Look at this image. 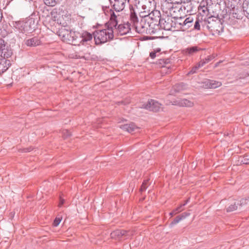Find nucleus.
<instances>
[{
    "label": "nucleus",
    "mask_w": 249,
    "mask_h": 249,
    "mask_svg": "<svg viewBox=\"0 0 249 249\" xmlns=\"http://www.w3.org/2000/svg\"><path fill=\"white\" fill-rule=\"evenodd\" d=\"M80 35L78 33L74 32L73 36H71V41H69L68 43L72 44L74 45H79L80 44Z\"/></svg>",
    "instance_id": "22"
},
{
    "label": "nucleus",
    "mask_w": 249,
    "mask_h": 249,
    "mask_svg": "<svg viewBox=\"0 0 249 249\" xmlns=\"http://www.w3.org/2000/svg\"><path fill=\"white\" fill-rule=\"evenodd\" d=\"M7 69V67L4 66V64H1V62H0V75L5 72Z\"/></svg>",
    "instance_id": "37"
},
{
    "label": "nucleus",
    "mask_w": 249,
    "mask_h": 249,
    "mask_svg": "<svg viewBox=\"0 0 249 249\" xmlns=\"http://www.w3.org/2000/svg\"><path fill=\"white\" fill-rule=\"evenodd\" d=\"M232 17L236 19H242L243 18V13L241 11L237 13H233Z\"/></svg>",
    "instance_id": "33"
},
{
    "label": "nucleus",
    "mask_w": 249,
    "mask_h": 249,
    "mask_svg": "<svg viewBox=\"0 0 249 249\" xmlns=\"http://www.w3.org/2000/svg\"><path fill=\"white\" fill-rule=\"evenodd\" d=\"M131 234V233L129 231L116 230L110 233V236L112 238L119 239L123 237L127 238L130 236Z\"/></svg>",
    "instance_id": "9"
},
{
    "label": "nucleus",
    "mask_w": 249,
    "mask_h": 249,
    "mask_svg": "<svg viewBox=\"0 0 249 249\" xmlns=\"http://www.w3.org/2000/svg\"><path fill=\"white\" fill-rule=\"evenodd\" d=\"M120 128L129 133H132L138 129V127L133 123L122 125L120 126Z\"/></svg>",
    "instance_id": "18"
},
{
    "label": "nucleus",
    "mask_w": 249,
    "mask_h": 249,
    "mask_svg": "<svg viewBox=\"0 0 249 249\" xmlns=\"http://www.w3.org/2000/svg\"><path fill=\"white\" fill-rule=\"evenodd\" d=\"M244 164H248L249 163H246V162L249 161V155H246L243 158V160L242 161Z\"/></svg>",
    "instance_id": "42"
},
{
    "label": "nucleus",
    "mask_w": 249,
    "mask_h": 249,
    "mask_svg": "<svg viewBox=\"0 0 249 249\" xmlns=\"http://www.w3.org/2000/svg\"><path fill=\"white\" fill-rule=\"evenodd\" d=\"M172 103L173 105L180 107H191L193 106V103L192 102L186 99L175 100L173 101Z\"/></svg>",
    "instance_id": "15"
},
{
    "label": "nucleus",
    "mask_w": 249,
    "mask_h": 249,
    "mask_svg": "<svg viewBox=\"0 0 249 249\" xmlns=\"http://www.w3.org/2000/svg\"><path fill=\"white\" fill-rule=\"evenodd\" d=\"M24 41L25 44L29 47H36L39 45L41 43L40 39L37 36L26 39Z\"/></svg>",
    "instance_id": "17"
},
{
    "label": "nucleus",
    "mask_w": 249,
    "mask_h": 249,
    "mask_svg": "<svg viewBox=\"0 0 249 249\" xmlns=\"http://www.w3.org/2000/svg\"><path fill=\"white\" fill-rule=\"evenodd\" d=\"M12 54V52L11 49H8L6 46L2 48V49L0 50V56L4 58H9Z\"/></svg>",
    "instance_id": "21"
},
{
    "label": "nucleus",
    "mask_w": 249,
    "mask_h": 249,
    "mask_svg": "<svg viewBox=\"0 0 249 249\" xmlns=\"http://www.w3.org/2000/svg\"><path fill=\"white\" fill-rule=\"evenodd\" d=\"M182 207V205H180L176 209L173 210L171 213H170L169 214L171 216H173L174 215L177 214L178 213L181 212L183 209H181Z\"/></svg>",
    "instance_id": "30"
},
{
    "label": "nucleus",
    "mask_w": 249,
    "mask_h": 249,
    "mask_svg": "<svg viewBox=\"0 0 249 249\" xmlns=\"http://www.w3.org/2000/svg\"><path fill=\"white\" fill-rule=\"evenodd\" d=\"M146 11H144L142 15V17L146 18V19L149 22L150 28H153L154 31L159 29V23L162 18H161V14L160 11L157 10H154L150 13L148 12L146 14Z\"/></svg>",
    "instance_id": "7"
},
{
    "label": "nucleus",
    "mask_w": 249,
    "mask_h": 249,
    "mask_svg": "<svg viewBox=\"0 0 249 249\" xmlns=\"http://www.w3.org/2000/svg\"><path fill=\"white\" fill-rule=\"evenodd\" d=\"M5 47L4 41L2 39L0 38V50L2 49V48Z\"/></svg>",
    "instance_id": "44"
},
{
    "label": "nucleus",
    "mask_w": 249,
    "mask_h": 249,
    "mask_svg": "<svg viewBox=\"0 0 249 249\" xmlns=\"http://www.w3.org/2000/svg\"><path fill=\"white\" fill-rule=\"evenodd\" d=\"M174 92L171 91V94H174Z\"/></svg>",
    "instance_id": "55"
},
{
    "label": "nucleus",
    "mask_w": 249,
    "mask_h": 249,
    "mask_svg": "<svg viewBox=\"0 0 249 249\" xmlns=\"http://www.w3.org/2000/svg\"><path fill=\"white\" fill-rule=\"evenodd\" d=\"M199 68L197 65L194 66L191 70L188 72L187 75L193 74L196 72L197 71Z\"/></svg>",
    "instance_id": "34"
},
{
    "label": "nucleus",
    "mask_w": 249,
    "mask_h": 249,
    "mask_svg": "<svg viewBox=\"0 0 249 249\" xmlns=\"http://www.w3.org/2000/svg\"><path fill=\"white\" fill-rule=\"evenodd\" d=\"M181 220L179 215L177 216L173 221L170 224V227H172L174 225L178 223Z\"/></svg>",
    "instance_id": "32"
},
{
    "label": "nucleus",
    "mask_w": 249,
    "mask_h": 249,
    "mask_svg": "<svg viewBox=\"0 0 249 249\" xmlns=\"http://www.w3.org/2000/svg\"><path fill=\"white\" fill-rule=\"evenodd\" d=\"M190 1L185 2H183V4H181L183 16L187 13H191L192 11V3Z\"/></svg>",
    "instance_id": "19"
},
{
    "label": "nucleus",
    "mask_w": 249,
    "mask_h": 249,
    "mask_svg": "<svg viewBox=\"0 0 249 249\" xmlns=\"http://www.w3.org/2000/svg\"><path fill=\"white\" fill-rule=\"evenodd\" d=\"M154 51L157 52V54L158 53L159 54H160V49H157V50H154Z\"/></svg>",
    "instance_id": "53"
},
{
    "label": "nucleus",
    "mask_w": 249,
    "mask_h": 249,
    "mask_svg": "<svg viewBox=\"0 0 249 249\" xmlns=\"http://www.w3.org/2000/svg\"><path fill=\"white\" fill-rule=\"evenodd\" d=\"M201 50V49L199 47L194 46L188 47L183 49L181 51V53L184 55L192 56L199 52Z\"/></svg>",
    "instance_id": "13"
},
{
    "label": "nucleus",
    "mask_w": 249,
    "mask_h": 249,
    "mask_svg": "<svg viewBox=\"0 0 249 249\" xmlns=\"http://www.w3.org/2000/svg\"><path fill=\"white\" fill-rule=\"evenodd\" d=\"M110 11V18L108 24L110 28L113 30L114 33L120 36L124 35L128 33L131 30L130 23L127 22L123 24H120L117 26V18L119 15H116L111 10Z\"/></svg>",
    "instance_id": "2"
},
{
    "label": "nucleus",
    "mask_w": 249,
    "mask_h": 249,
    "mask_svg": "<svg viewBox=\"0 0 249 249\" xmlns=\"http://www.w3.org/2000/svg\"><path fill=\"white\" fill-rule=\"evenodd\" d=\"M35 16L31 15L25 20L16 21L14 26L23 33H30L35 30L38 21Z\"/></svg>",
    "instance_id": "4"
},
{
    "label": "nucleus",
    "mask_w": 249,
    "mask_h": 249,
    "mask_svg": "<svg viewBox=\"0 0 249 249\" xmlns=\"http://www.w3.org/2000/svg\"><path fill=\"white\" fill-rule=\"evenodd\" d=\"M213 57L212 56H208L207 58H206L204 60L205 61H207V63L209 62L213 59Z\"/></svg>",
    "instance_id": "46"
},
{
    "label": "nucleus",
    "mask_w": 249,
    "mask_h": 249,
    "mask_svg": "<svg viewBox=\"0 0 249 249\" xmlns=\"http://www.w3.org/2000/svg\"><path fill=\"white\" fill-rule=\"evenodd\" d=\"M172 18V30L171 31H175V30H180L181 27H179V24L181 22L179 20H178V18Z\"/></svg>",
    "instance_id": "23"
},
{
    "label": "nucleus",
    "mask_w": 249,
    "mask_h": 249,
    "mask_svg": "<svg viewBox=\"0 0 249 249\" xmlns=\"http://www.w3.org/2000/svg\"><path fill=\"white\" fill-rule=\"evenodd\" d=\"M64 202H65V200L63 198H62L61 196H60L59 203L58 204V207H61L64 203Z\"/></svg>",
    "instance_id": "45"
},
{
    "label": "nucleus",
    "mask_w": 249,
    "mask_h": 249,
    "mask_svg": "<svg viewBox=\"0 0 249 249\" xmlns=\"http://www.w3.org/2000/svg\"><path fill=\"white\" fill-rule=\"evenodd\" d=\"M185 87V85L183 83L177 84L173 87V90H174L175 92H178L184 89Z\"/></svg>",
    "instance_id": "26"
},
{
    "label": "nucleus",
    "mask_w": 249,
    "mask_h": 249,
    "mask_svg": "<svg viewBox=\"0 0 249 249\" xmlns=\"http://www.w3.org/2000/svg\"><path fill=\"white\" fill-rule=\"evenodd\" d=\"M162 11L173 18H178L183 17L181 4L178 3L164 2L161 5Z\"/></svg>",
    "instance_id": "5"
},
{
    "label": "nucleus",
    "mask_w": 249,
    "mask_h": 249,
    "mask_svg": "<svg viewBox=\"0 0 249 249\" xmlns=\"http://www.w3.org/2000/svg\"><path fill=\"white\" fill-rule=\"evenodd\" d=\"M148 185H149V179H147L144 180L142 185H141V187L140 188V191L141 192L144 191L147 189Z\"/></svg>",
    "instance_id": "28"
},
{
    "label": "nucleus",
    "mask_w": 249,
    "mask_h": 249,
    "mask_svg": "<svg viewBox=\"0 0 249 249\" xmlns=\"http://www.w3.org/2000/svg\"><path fill=\"white\" fill-rule=\"evenodd\" d=\"M32 150H33V148H32L31 147H29V148H26L23 149V151L24 152H30L31 151H32Z\"/></svg>",
    "instance_id": "48"
},
{
    "label": "nucleus",
    "mask_w": 249,
    "mask_h": 249,
    "mask_svg": "<svg viewBox=\"0 0 249 249\" xmlns=\"http://www.w3.org/2000/svg\"><path fill=\"white\" fill-rule=\"evenodd\" d=\"M247 163H249V162H247Z\"/></svg>",
    "instance_id": "57"
},
{
    "label": "nucleus",
    "mask_w": 249,
    "mask_h": 249,
    "mask_svg": "<svg viewBox=\"0 0 249 249\" xmlns=\"http://www.w3.org/2000/svg\"><path fill=\"white\" fill-rule=\"evenodd\" d=\"M239 202H234L233 204H231L227 208V211L228 212H232L234 210H237Z\"/></svg>",
    "instance_id": "27"
},
{
    "label": "nucleus",
    "mask_w": 249,
    "mask_h": 249,
    "mask_svg": "<svg viewBox=\"0 0 249 249\" xmlns=\"http://www.w3.org/2000/svg\"><path fill=\"white\" fill-rule=\"evenodd\" d=\"M207 63V61H205L204 59L201 60L196 65L199 68L203 66L205 64Z\"/></svg>",
    "instance_id": "41"
},
{
    "label": "nucleus",
    "mask_w": 249,
    "mask_h": 249,
    "mask_svg": "<svg viewBox=\"0 0 249 249\" xmlns=\"http://www.w3.org/2000/svg\"><path fill=\"white\" fill-rule=\"evenodd\" d=\"M114 31L109 25L107 29L96 30L93 33L95 44L100 45L110 40L113 38Z\"/></svg>",
    "instance_id": "6"
},
{
    "label": "nucleus",
    "mask_w": 249,
    "mask_h": 249,
    "mask_svg": "<svg viewBox=\"0 0 249 249\" xmlns=\"http://www.w3.org/2000/svg\"><path fill=\"white\" fill-rule=\"evenodd\" d=\"M157 64L160 67H165L164 59H159L157 62Z\"/></svg>",
    "instance_id": "38"
},
{
    "label": "nucleus",
    "mask_w": 249,
    "mask_h": 249,
    "mask_svg": "<svg viewBox=\"0 0 249 249\" xmlns=\"http://www.w3.org/2000/svg\"><path fill=\"white\" fill-rule=\"evenodd\" d=\"M45 3L48 6H55L58 0H43Z\"/></svg>",
    "instance_id": "31"
},
{
    "label": "nucleus",
    "mask_w": 249,
    "mask_h": 249,
    "mask_svg": "<svg viewBox=\"0 0 249 249\" xmlns=\"http://www.w3.org/2000/svg\"><path fill=\"white\" fill-rule=\"evenodd\" d=\"M92 38V35L89 33L86 32L83 34L82 36H80V43H81L82 45H85V42L90 41Z\"/></svg>",
    "instance_id": "20"
},
{
    "label": "nucleus",
    "mask_w": 249,
    "mask_h": 249,
    "mask_svg": "<svg viewBox=\"0 0 249 249\" xmlns=\"http://www.w3.org/2000/svg\"><path fill=\"white\" fill-rule=\"evenodd\" d=\"M221 85L222 83L220 82L213 80H206L203 82V86L206 88L215 89Z\"/></svg>",
    "instance_id": "16"
},
{
    "label": "nucleus",
    "mask_w": 249,
    "mask_h": 249,
    "mask_svg": "<svg viewBox=\"0 0 249 249\" xmlns=\"http://www.w3.org/2000/svg\"><path fill=\"white\" fill-rule=\"evenodd\" d=\"M109 1L113 9L118 13L124 8L126 0H109Z\"/></svg>",
    "instance_id": "10"
},
{
    "label": "nucleus",
    "mask_w": 249,
    "mask_h": 249,
    "mask_svg": "<svg viewBox=\"0 0 249 249\" xmlns=\"http://www.w3.org/2000/svg\"><path fill=\"white\" fill-rule=\"evenodd\" d=\"M150 57H151V58L152 59H154L157 56H159V54H157V52H154V51H152L150 53Z\"/></svg>",
    "instance_id": "40"
},
{
    "label": "nucleus",
    "mask_w": 249,
    "mask_h": 249,
    "mask_svg": "<svg viewBox=\"0 0 249 249\" xmlns=\"http://www.w3.org/2000/svg\"><path fill=\"white\" fill-rule=\"evenodd\" d=\"M129 103V101H128L127 102L125 101H122L121 102H119V103L123 104L124 105H126L127 104H128Z\"/></svg>",
    "instance_id": "52"
},
{
    "label": "nucleus",
    "mask_w": 249,
    "mask_h": 249,
    "mask_svg": "<svg viewBox=\"0 0 249 249\" xmlns=\"http://www.w3.org/2000/svg\"><path fill=\"white\" fill-rule=\"evenodd\" d=\"M162 105L158 102L151 99L149 100L146 104H143L142 107L154 112L159 111L162 108Z\"/></svg>",
    "instance_id": "8"
},
{
    "label": "nucleus",
    "mask_w": 249,
    "mask_h": 249,
    "mask_svg": "<svg viewBox=\"0 0 249 249\" xmlns=\"http://www.w3.org/2000/svg\"><path fill=\"white\" fill-rule=\"evenodd\" d=\"M74 32L70 31L65 28H61L59 31V36L62 38L63 41L68 43L69 41H71V36H73Z\"/></svg>",
    "instance_id": "12"
},
{
    "label": "nucleus",
    "mask_w": 249,
    "mask_h": 249,
    "mask_svg": "<svg viewBox=\"0 0 249 249\" xmlns=\"http://www.w3.org/2000/svg\"><path fill=\"white\" fill-rule=\"evenodd\" d=\"M137 11H138L137 7L136 8L133 7L130 8V20L132 23V27L139 34L155 33V31L150 28L151 26L146 19V18L142 17L140 22H139Z\"/></svg>",
    "instance_id": "1"
},
{
    "label": "nucleus",
    "mask_w": 249,
    "mask_h": 249,
    "mask_svg": "<svg viewBox=\"0 0 249 249\" xmlns=\"http://www.w3.org/2000/svg\"><path fill=\"white\" fill-rule=\"evenodd\" d=\"M179 216L181 218V220L184 219L186 217L184 213L179 215Z\"/></svg>",
    "instance_id": "49"
},
{
    "label": "nucleus",
    "mask_w": 249,
    "mask_h": 249,
    "mask_svg": "<svg viewBox=\"0 0 249 249\" xmlns=\"http://www.w3.org/2000/svg\"><path fill=\"white\" fill-rule=\"evenodd\" d=\"M247 74H248V76H249V73H248Z\"/></svg>",
    "instance_id": "56"
},
{
    "label": "nucleus",
    "mask_w": 249,
    "mask_h": 249,
    "mask_svg": "<svg viewBox=\"0 0 249 249\" xmlns=\"http://www.w3.org/2000/svg\"><path fill=\"white\" fill-rule=\"evenodd\" d=\"M62 135L64 139H66L71 135V133L68 130L65 129L63 130Z\"/></svg>",
    "instance_id": "36"
},
{
    "label": "nucleus",
    "mask_w": 249,
    "mask_h": 249,
    "mask_svg": "<svg viewBox=\"0 0 249 249\" xmlns=\"http://www.w3.org/2000/svg\"><path fill=\"white\" fill-rule=\"evenodd\" d=\"M199 14L200 15V18H206L209 14V10L207 7L203 6L198 8Z\"/></svg>",
    "instance_id": "24"
},
{
    "label": "nucleus",
    "mask_w": 249,
    "mask_h": 249,
    "mask_svg": "<svg viewBox=\"0 0 249 249\" xmlns=\"http://www.w3.org/2000/svg\"><path fill=\"white\" fill-rule=\"evenodd\" d=\"M243 8H246V9L244 10V14L249 19V2H248L247 4L244 2L243 4Z\"/></svg>",
    "instance_id": "29"
},
{
    "label": "nucleus",
    "mask_w": 249,
    "mask_h": 249,
    "mask_svg": "<svg viewBox=\"0 0 249 249\" xmlns=\"http://www.w3.org/2000/svg\"><path fill=\"white\" fill-rule=\"evenodd\" d=\"M207 20V18H200L198 17L195 23L194 28L196 30H199L200 29V25H201V22Z\"/></svg>",
    "instance_id": "25"
},
{
    "label": "nucleus",
    "mask_w": 249,
    "mask_h": 249,
    "mask_svg": "<svg viewBox=\"0 0 249 249\" xmlns=\"http://www.w3.org/2000/svg\"><path fill=\"white\" fill-rule=\"evenodd\" d=\"M170 59H164L165 67L169 68L170 67Z\"/></svg>",
    "instance_id": "43"
},
{
    "label": "nucleus",
    "mask_w": 249,
    "mask_h": 249,
    "mask_svg": "<svg viewBox=\"0 0 249 249\" xmlns=\"http://www.w3.org/2000/svg\"><path fill=\"white\" fill-rule=\"evenodd\" d=\"M189 201V198H188L187 200H185V202H184V203L182 204H181L180 205H182V206H184L186 205L188 203Z\"/></svg>",
    "instance_id": "50"
},
{
    "label": "nucleus",
    "mask_w": 249,
    "mask_h": 249,
    "mask_svg": "<svg viewBox=\"0 0 249 249\" xmlns=\"http://www.w3.org/2000/svg\"><path fill=\"white\" fill-rule=\"evenodd\" d=\"M2 13L1 9L0 8V22L1 21L2 18Z\"/></svg>",
    "instance_id": "51"
},
{
    "label": "nucleus",
    "mask_w": 249,
    "mask_h": 249,
    "mask_svg": "<svg viewBox=\"0 0 249 249\" xmlns=\"http://www.w3.org/2000/svg\"><path fill=\"white\" fill-rule=\"evenodd\" d=\"M191 0H177L176 2L178 3L179 4H181L182 3L185 2H188L189 1H191Z\"/></svg>",
    "instance_id": "47"
},
{
    "label": "nucleus",
    "mask_w": 249,
    "mask_h": 249,
    "mask_svg": "<svg viewBox=\"0 0 249 249\" xmlns=\"http://www.w3.org/2000/svg\"><path fill=\"white\" fill-rule=\"evenodd\" d=\"M178 18V20H179L181 22L179 24V27H181L180 30L185 31L193 25V18L191 17H189L184 20H183L182 17Z\"/></svg>",
    "instance_id": "11"
},
{
    "label": "nucleus",
    "mask_w": 249,
    "mask_h": 249,
    "mask_svg": "<svg viewBox=\"0 0 249 249\" xmlns=\"http://www.w3.org/2000/svg\"><path fill=\"white\" fill-rule=\"evenodd\" d=\"M201 26L206 27L213 35H219L223 32L224 26L221 20L216 17L211 16L201 22Z\"/></svg>",
    "instance_id": "3"
},
{
    "label": "nucleus",
    "mask_w": 249,
    "mask_h": 249,
    "mask_svg": "<svg viewBox=\"0 0 249 249\" xmlns=\"http://www.w3.org/2000/svg\"><path fill=\"white\" fill-rule=\"evenodd\" d=\"M249 199L248 198H242L240 200L239 205L240 206H243L248 204Z\"/></svg>",
    "instance_id": "35"
},
{
    "label": "nucleus",
    "mask_w": 249,
    "mask_h": 249,
    "mask_svg": "<svg viewBox=\"0 0 249 249\" xmlns=\"http://www.w3.org/2000/svg\"><path fill=\"white\" fill-rule=\"evenodd\" d=\"M185 214V216L186 217H187V216H189L190 213H187V212H185L184 213Z\"/></svg>",
    "instance_id": "54"
},
{
    "label": "nucleus",
    "mask_w": 249,
    "mask_h": 249,
    "mask_svg": "<svg viewBox=\"0 0 249 249\" xmlns=\"http://www.w3.org/2000/svg\"><path fill=\"white\" fill-rule=\"evenodd\" d=\"M61 221V218L56 217L53 221V225L55 227L57 226L59 224Z\"/></svg>",
    "instance_id": "39"
},
{
    "label": "nucleus",
    "mask_w": 249,
    "mask_h": 249,
    "mask_svg": "<svg viewBox=\"0 0 249 249\" xmlns=\"http://www.w3.org/2000/svg\"><path fill=\"white\" fill-rule=\"evenodd\" d=\"M159 28H161L165 30H172V18L168 17L167 18L161 20L159 23Z\"/></svg>",
    "instance_id": "14"
}]
</instances>
